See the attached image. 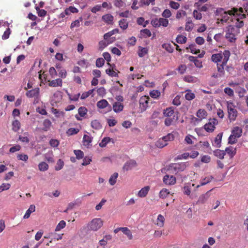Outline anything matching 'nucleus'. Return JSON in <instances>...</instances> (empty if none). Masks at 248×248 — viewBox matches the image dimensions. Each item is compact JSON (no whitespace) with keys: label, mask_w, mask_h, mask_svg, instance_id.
<instances>
[{"label":"nucleus","mask_w":248,"mask_h":248,"mask_svg":"<svg viewBox=\"0 0 248 248\" xmlns=\"http://www.w3.org/2000/svg\"><path fill=\"white\" fill-rule=\"evenodd\" d=\"M225 32L226 39L230 42L233 43L236 40V36L239 33V30L232 25H229L227 27Z\"/></svg>","instance_id":"nucleus-1"},{"label":"nucleus","mask_w":248,"mask_h":248,"mask_svg":"<svg viewBox=\"0 0 248 248\" xmlns=\"http://www.w3.org/2000/svg\"><path fill=\"white\" fill-rule=\"evenodd\" d=\"M187 165V162L173 163L170 165L169 170L170 172L176 174L183 171L186 168Z\"/></svg>","instance_id":"nucleus-2"},{"label":"nucleus","mask_w":248,"mask_h":248,"mask_svg":"<svg viewBox=\"0 0 248 248\" xmlns=\"http://www.w3.org/2000/svg\"><path fill=\"white\" fill-rule=\"evenodd\" d=\"M227 108L229 119L231 122L235 121L237 116V111L235 109V105L232 102L227 101Z\"/></svg>","instance_id":"nucleus-3"},{"label":"nucleus","mask_w":248,"mask_h":248,"mask_svg":"<svg viewBox=\"0 0 248 248\" xmlns=\"http://www.w3.org/2000/svg\"><path fill=\"white\" fill-rule=\"evenodd\" d=\"M103 225V220L100 218H95L92 220L88 224V229L93 231H97Z\"/></svg>","instance_id":"nucleus-4"},{"label":"nucleus","mask_w":248,"mask_h":248,"mask_svg":"<svg viewBox=\"0 0 248 248\" xmlns=\"http://www.w3.org/2000/svg\"><path fill=\"white\" fill-rule=\"evenodd\" d=\"M229 54L225 53L224 54V59L221 63H217V71L218 73V76L220 77L224 76L225 75V66L226 65L229 61Z\"/></svg>","instance_id":"nucleus-5"},{"label":"nucleus","mask_w":248,"mask_h":248,"mask_svg":"<svg viewBox=\"0 0 248 248\" xmlns=\"http://www.w3.org/2000/svg\"><path fill=\"white\" fill-rule=\"evenodd\" d=\"M225 53H228L229 59L231 55V53L229 50H225L223 52H220L218 53L213 54L211 56V61L213 62L217 63L220 62L221 60L223 61L224 59V54Z\"/></svg>","instance_id":"nucleus-6"},{"label":"nucleus","mask_w":248,"mask_h":248,"mask_svg":"<svg viewBox=\"0 0 248 248\" xmlns=\"http://www.w3.org/2000/svg\"><path fill=\"white\" fill-rule=\"evenodd\" d=\"M227 12L228 11H225L224 9L222 8H217L216 10V15H220L221 16V18L220 19L217 18V20H219V21L222 24L227 23L229 19V16H228L229 14Z\"/></svg>","instance_id":"nucleus-7"},{"label":"nucleus","mask_w":248,"mask_h":248,"mask_svg":"<svg viewBox=\"0 0 248 248\" xmlns=\"http://www.w3.org/2000/svg\"><path fill=\"white\" fill-rule=\"evenodd\" d=\"M150 100V97L148 96H141L139 100L140 103V108L141 112L144 111L146 110L147 108L148 107L149 101Z\"/></svg>","instance_id":"nucleus-8"},{"label":"nucleus","mask_w":248,"mask_h":248,"mask_svg":"<svg viewBox=\"0 0 248 248\" xmlns=\"http://www.w3.org/2000/svg\"><path fill=\"white\" fill-rule=\"evenodd\" d=\"M218 123V121L216 119L210 120L209 122L204 125V129L209 133L213 132L215 129V125Z\"/></svg>","instance_id":"nucleus-9"},{"label":"nucleus","mask_w":248,"mask_h":248,"mask_svg":"<svg viewBox=\"0 0 248 248\" xmlns=\"http://www.w3.org/2000/svg\"><path fill=\"white\" fill-rule=\"evenodd\" d=\"M229 15L234 16H238L242 17H245L246 16L244 13V9L242 8L237 9V8H232L231 10H228V12Z\"/></svg>","instance_id":"nucleus-10"},{"label":"nucleus","mask_w":248,"mask_h":248,"mask_svg":"<svg viewBox=\"0 0 248 248\" xmlns=\"http://www.w3.org/2000/svg\"><path fill=\"white\" fill-rule=\"evenodd\" d=\"M196 116L198 118L194 117L192 120L198 123L206 117L207 112L204 109H200L197 111Z\"/></svg>","instance_id":"nucleus-11"},{"label":"nucleus","mask_w":248,"mask_h":248,"mask_svg":"<svg viewBox=\"0 0 248 248\" xmlns=\"http://www.w3.org/2000/svg\"><path fill=\"white\" fill-rule=\"evenodd\" d=\"M97 107L100 109H103L106 108H108V111L111 110V106L108 104V102L105 99H102L97 103Z\"/></svg>","instance_id":"nucleus-12"},{"label":"nucleus","mask_w":248,"mask_h":248,"mask_svg":"<svg viewBox=\"0 0 248 248\" xmlns=\"http://www.w3.org/2000/svg\"><path fill=\"white\" fill-rule=\"evenodd\" d=\"M163 182L169 185H173L176 183V178L172 175H166L163 179Z\"/></svg>","instance_id":"nucleus-13"},{"label":"nucleus","mask_w":248,"mask_h":248,"mask_svg":"<svg viewBox=\"0 0 248 248\" xmlns=\"http://www.w3.org/2000/svg\"><path fill=\"white\" fill-rule=\"evenodd\" d=\"M210 196V190L207 191L205 194L200 196L197 202V204H203L205 203Z\"/></svg>","instance_id":"nucleus-14"},{"label":"nucleus","mask_w":248,"mask_h":248,"mask_svg":"<svg viewBox=\"0 0 248 248\" xmlns=\"http://www.w3.org/2000/svg\"><path fill=\"white\" fill-rule=\"evenodd\" d=\"M39 88H35L26 92V95L29 98L37 97L39 94Z\"/></svg>","instance_id":"nucleus-15"},{"label":"nucleus","mask_w":248,"mask_h":248,"mask_svg":"<svg viewBox=\"0 0 248 248\" xmlns=\"http://www.w3.org/2000/svg\"><path fill=\"white\" fill-rule=\"evenodd\" d=\"M213 179H214V177L211 175H208L204 178H202L201 179L200 184L197 185L196 187L198 188L200 186L205 185L211 182Z\"/></svg>","instance_id":"nucleus-16"},{"label":"nucleus","mask_w":248,"mask_h":248,"mask_svg":"<svg viewBox=\"0 0 248 248\" xmlns=\"http://www.w3.org/2000/svg\"><path fill=\"white\" fill-rule=\"evenodd\" d=\"M102 19L108 25H111L113 23L114 17L110 14H108L102 16Z\"/></svg>","instance_id":"nucleus-17"},{"label":"nucleus","mask_w":248,"mask_h":248,"mask_svg":"<svg viewBox=\"0 0 248 248\" xmlns=\"http://www.w3.org/2000/svg\"><path fill=\"white\" fill-rule=\"evenodd\" d=\"M48 85L50 87H61L62 84V80L61 78H57L56 79L48 80Z\"/></svg>","instance_id":"nucleus-18"},{"label":"nucleus","mask_w":248,"mask_h":248,"mask_svg":"<svg viewBox=\"0 0 248 248\" xmlns=\"http://www.w3.org/2000/svg\"><path fill=\"white\" fill-rule=\"evenodd\" d=\"M198 57L190 56L188 57V60L193 62L195 65L199 68L202 67V62L197 59Z\"/></svg>","instance_id":"nucleus-19"},{"label":"nucleus","mask_w":248,"mask_h":248,"mask_svg":"<svg viewBox=\"0 0 248 248\" xmlns=\"http://www.w3.org/2000/svg\"><path fill=\"white\" fill-rule=\"evenodd\" d=\"M137 166V163L134 160H130L127 161L123 167V169L126 171L131 170L132 168Z\"/></svg>","instance_id":"nucleus-20"},{"label":"nucleus","mask_w":248,"mask_h":248,"mask_svg":"<svg viewBox=\"0 0 248 248\" xmlns=\"http://www.w3.org/2000/svg\"><path fill=\"white\" fill-rule=\"evenodd\" d=\"M124 109L123 104L120 102H116L113 105V109L116 113L122 111Z\"/></svg>","instance_id":"nucleus-21"},{"label":"nucleus","mask_w":248,"mask_h":248,"mask_svg":"<svg viewBox=\"0 0 248 248\" xmlns=\"http://www.w3.org/2000/svg\"><path fill=\"white\" fill-rule=\"evenodd\" d=\"M149 186H146L142 188L138 192V196L140 198H144L146 196L150 190Z\"/></svg>","instance_id":"nucleus-22"},{"label":"nucleus","mask_w":248,"mask_h":248,"mask_svg":"<svg viewBox=\"0 0 248 248\" xmlns=\"http://www.w3.org/2000/svg\"><path fill=\"white\" fill-rule=\"evenodd\" d=\"M225 154L227 153L230 158H232L236 154V150L232 146H230L226 148Z\"/></svg>","instance_id":"nucleus-23"},{"label":"nucleus","mask_w":248,"mask_h":248,"mask_svg":"<svg viewBox=\"0 0 248 248\" xmlns=\"http://www.w3.org/2000/svg\"><path fill=\"white\" fill-rule=\"evenodd\" d=\"M223 133H219L217 135L214 140V142L213 145L219 148L221 146V142L222 137Z\"/></svg>","instance_id":"nucleus-24"},{"label":"nucleus","mask_w":248,"mask_h":248,"mask_svg":"<svg viewBox=\"0 0 248 248\" xmlns=\"http://www.w3.org/2000/svg\"><path fill=\"white\" fill-rule=\"evenodd\" d=\"M164 217L162 215L159 214V215H158L155 224L159 227H162L164 226Z\"/></svg>","instance_id":"nucleus-25"},{"label":"nucleus","mask_w":248,"mask_h":248,"mask_svg":"<svg viewBox=\"0 0 248 248\" xmlns=\"http://www.w3.org/2000/svg\"><path fill=\"white\" fill-rule=\"evenodd\" d=\"M242 133V129L241 128L238 126L234 127L232 131V134L235 136V137H237L238 138L241 136Z\"/></svg>","instance_id":"nucleus-26"},{"label":"nucleus","mask_w":248,"mask_h":248,"mask_svg":"<svg viewBox=\"0 0 248 248\" xmlns=\"http://www.w3.org/2000/svg\"><path fill=\"white\" fill-rule=\"evenodd\" d=\"M213 154L216 157L220 159H222L224 158V155H225V151L217 149L214 151Z\"/></svg>","instance_id":"nucleus-27"},{"label":"nucleus","mask_w":248,"mask_h":248,"mask_svg":"<svg viewBox=\"0 0 248 248\" xmlns=\"http://www.w3.org/2000/svg\"><path fill=\"white\" fill-rule=\"evenodd\" d=\"M185 92L186 93L185 94V97L186 100L191 101L195 98V95L193 93H192L190 90H186Z\"/></svg>","instance_id":"nucleus-28"},{"label":"nucleus","mask_w":248,"mask_h":248,"mask_svg":"<svg viewBox=\"0 0 248 248\" xmlns=\"http://www.w3.org/2000/svg\"><path fill=\"white\" fill-rule=\"evenodd\" d=\"M35 211V206L34 205H31L29 208L26 211L25 214L23 217L25 219L28 218L31 213L34 212Z\"/></svg>","instance_id":"nucleus-29"},{"label":"nucleus","mask_w":248,"mask_h":248,"mask_svg":"<svg viewBox=\"0 0 248 248\" xmlns=\"http://www.w3.org/2000/svg\"><path fill=\"white\" fill-rule=\"evenodd\" d=\"M195 185L192 184H188L187 185L185 186L183 188L184 193L187 196H189L191 193V190L192 187L194 186Z\"/></svg>","instance_id":"nucleus-30"},{"label":"nucleus","mask_w":248,"mask_h":248,"mask_svg":"<svg viewBox=\"0 0 248 248\" xmlns=\"http://www.w3.org/2000/svg\"><path fill=\"white\" fill-rule=\"evenodd\" d=\"M194 27V24L192 23V20L190 19V18H188L186 20L185 30L186 31H191Z\"/></svg>","instance_id":"nucleus-31"},{"label":"nucleus","mask_w":248,"mask_h":248,"mask_svg":"<svg viewBox=\"0 0 248 248\" xmlns=\"http://www.w3.org/2000/svg\"><path fill=\"white\" fill-rule=\"evenodd\" d=\"M21 126L20 123L17 120H14L12 123V130L15 132L18 131Z\"/></svg>","instance_id":"nucleus-32"},{"label":"nucleus","mask_w":248,"mask_h":248,"mask_svg":"<svg viewBox=\"0 0 248 248\" xmlns=\"http://www.w3.org/2000/svg\"><path fill=\"white\" fill-rule=\"evenodd\" d=\"M174 113V110L172 108L170 107L164 109L163 114L165 117H170Z\"/></svg>","instance_id":"nucleus-33"},{"label":"nucleus","mask_w":248,"mask_h":248,"mask_svg":"<svg viewBox=\"0 0 248 248\" xmlns=\"http://www.w3.org/2000/svg\"><path fill=\"white\" fill-rule=\"evenodd\" d=\"M168 145V142L162 138L159 139L155 143V146L159 148H162Z\"/></svg>","instance_id":"nucleus-34"},{"label":"nucleus","mask_w":248,"mask_h":248,"mask_svg":"<svg viewBox=\"0 0 248 248\" xmlns=\"http://www.w3.org/2000/svg\"><path fill=\"white\" fill-rule=\"evenodd\" d=\"M118 177V173L117 172L114 173L109 179V183L111 186H114L116 183L117 179Z\"/></svg>","instance_id":"nucleus-35"},{"label":"nucleus","mask_w":248,"mask_h":248,"mask_svg":"<svg viewBox=\"0 0 248 248\" xmlns=\"http://www.w3.org/2000/svg\"><path fill=\"white\" fill-rule=\"evenodd\" d=\"M120 27L123 30H126L128 26V23L125 19H122L119 21Z\"/></svg>","instance_id":"nucleus-36"},{"label":"nucleus","mask_w":248,"mask_h":248,"mask_svg":"<svg viewBox=\"0 0 248 248\" xmlns=\"http://www.w3.org/2000/svg\"><path fill=\"white\" fill-rule=\"evenodd\" d=\"M170 192L168 189L167 188H163L160 190L159 196L160 198L165 199L168 196V195L170 194Z\"/></svg>","instance_id":"nucleus-37"},{"label":"nucleus","mask_w":248,"mask_h":248,"mask_svg":"<svg viewBox=\"0 0 248 248\" xmlns=\"http://www.w3.org/2000/svg\"><path fill=\"white\" fill-rule=\"evenodd\" d=\"M91 126L96 130H99L102 127L100 123L97 120L92 121Z\"/></svg>","instance_id":"nucleus-38"},{"label":"nucleus","mask_w":248,"mask_h":248,"mask_svg":"<svg viewBox=\"0 0 248 248\" xmlns=\"http://www.w3.org/2000/svg\"><path fill=\"white\" fill-rule=\"evenodd\" d=\"M43 125L44 127L42 129L44 131H46L50 128L51 125V122L49 120L46 119L43 122Z\"/></svg>","instance_id":"nucleus-39"},{"label":"nucleus","mask_w":248,"mask_h":248,"mask_svg":"<svg viewBox=\"0 0 248 248\" xmlns=\"http://www.w3.org/2000/svg\"><path fill=\"white\" fill-rule=\"evenodd\" d=\"M148 53V49L146 47H139L138 55L140 57H143Z\"/></svg>","instance_id":"nucleus-40"},{"label":"nucleus","mask_w":248,"mask_h":248,"mask_svg":"<svg viewBox=\"0 0 248 248\" xmlns=\"http://www.w3.org/2000/svg\"><path fill=\"white\" fill-rule=\"evenodd\" d=\"M113 42V40L111 41H106L105 40H102L99 42V47L101 49H104L108 45Z\"/></svg>","instance_id":"nucleus-41"},{"label":"nucleus","mask_w":248,"mask_h":248,"mask_svg":"<svg viewBox=\"0 0 248 248\" xmlns=\"http://www.w3.org/2000/svg\"><path fill=\"white\" fill-rule=\"evenodd\" d=\"M187 38L186 36L178 35L176 39V41L179 44H185L186 42Z\"/></svg>","instance_id":"nucleus-42"},{"label":"nucleus","mask_w":248,"mask_h":248,"mask_svg":"<svg viewBox=\"0 0 248 248\" xmlns=\"http://www.w3.org/2000/svg\"><path fill=\"white\" fill-rule=\"evenodd\" d=\"M38 168H39V170L40 171H44L48 169V165L45 162H42L39 164Z\"/></svg>","instance_id":"nucleus-43"},{"label":"nucleus","mask_w":248,"mask_h":248,"mask_svg":"<svg viewBox=\"0 0 248 248\" xmlns=\"http://www.w3.org/2000/svg\"><path fill=\"white\" fill-rule=\"evenodd\" d=\"M106 73L108 76L111 77H118V74L115 71H114L112 69L108 68L106 70Z\"/></svg>","instance_id":"nucleus-44"},{"label":"nucleus","mask_w":248,"mask_h":248,"mask_svg":"<svg viewBox=\"0 0 248 248\" xmlns=\"http://www.w3.org/2000/svg\"><path fill=\"white\" fill-rule=\"evenodd\" d=\"M186 49H190V52L194 54H198L200 52V49H196L195 47V45L194 44H191L188 47H186Z\"/></svg>","instance_id":"nucleus-45"},{"label":"nucleus","mask_w":248,"mask_h":248,"mask_svg":"<svg viewBox=\"0 0 248 248\" xmlns=\"http://www.w3.org/2000/svg\"><path fill=\"white\" fill-rule=\"evenodd\" d=\"M83 140L84 145H89L92 141V138L88 135H85L83 136Z\"/></svg>","instance_id":"nucleus-46"},{"label":"nucleus","mask_w":248,"mask_h":248,"mask_svg":"<svg viewBox=\"0 0 248 248\" xmlns=\"http://www.w3.org/2000/svg\"><path fill=\"white\" fill-rule=\"evenodd\" d=\"M35 9L37 11L38 15L40 17H44L46 16L47 12L44 9H40L38 7H36Z\"/></svg>","instance_id":"nucleus-47"},{"label":"nucleus","mask_w":248,"mask_h":248,"mask_svg":"<svg viewBox=\"0 0 248 248\" xmlns=\"http://www.w3.org/2000/svg\"><path fill=\"white\" fill-rule=\"evenodd\" d=\"M66 226V223L64 220H61L57 225L55 231L58 232L64 228Z\"/></svg>","instance_id":"nucleus-48"},{"label":"nucleus","mask_w":248,"mask_h":248,"mask_svg":"<svg viewBox=\"0 0 248 248\" xmlns=\"http://www.w3.org/2000/svg\"><path fill=\"white\" fill-rule=\"evenodd\" d=\"M94 90V89H92V90H90L88 92H86L83 93L82 94L80 98L81 99H85L87 98L90 95H92L93 93Z\"/></svg>","instance_id":"nucleus-49"},{"label":"nucleus","mask_w":248,"mask_h":248,"mask_svg":"<svg viewBox=\"0 0 248 248\" xmlns=\"http://www.w3.org/2000/svg\"><path fill=\"white\" fill-rule=\"evenodd\" d=\"M160 92L158 90H153L150 93V95L153 98L156 99L160 96Z\"/></svg>","instance_id":"nucleus-50"},{"label":"nucleus","mask_w":248,"mask_h":248,"mask_svg":"<svg viewBox=\"0 0 248 248\" xmlns=\"http://www.w3.org/2000/svg\"><path fill=\"white\" fill-rule=\"evenodd\" d=\"M184 81L188 83H193L196 82V78L192 76H186L184 78Z\"/></svg>","instance_id":"nucleus-51"},{"label":"nucleus","mask_w":248,"mask_h":248,"mask_svg":"<svg viewBox=\"0 0 248 248\" xmlns=\"http://www.w3.org/2000/svg\"><path fill=\"white\" fill-rule=\"evenodd\" d=\"M110 139L109 138L106 137L104 138L99 143V145L101 147H105L107 144L109 142Z\"/></svg>","instance_id":"nucleus-52"},{"label":"nucleus","mask_w":248,"mask_h":248,"mask_svg":"<svg viewBox=\"0 0 248 248\" xmlns=\"http://www.w3.org/2000/svg\"><path fill=\"white\" fill-rule=\"evenodd\" d=\"M79 115L81 117H84L87 112V109L85 107H81L78 109Z\"/></svg>","instance_id":"nucleus-53"},{"label":"nucleus","mask_w":248,"mask_h":248,"mask_svg":"<svg viewBox=\"0 0 248 248\" xmlns=\"http://www.w3.org/2000/svg\"><path fill=\"white\" fill-rule=\"evenodd\" d=\"M140 32L142 34V35L145 37H150L152 35L150 31L147 29L141 30L140 31Z\"/></svg>","instance_id":"nucleus-54"},{"label":"nucleus","mask_w":248,"mask_h":248,"mask_svg":"<svg viewBox=\"0 0 248 248\" xmlns=\"http://www.w3.org/2000/svg\"><path fill=\"white\" fill-rule=\"evenodd\" d=\"M159 22L160 23V26H162L164 27H166L168 26L169 20L166 18L160 17L159 18Z\"/></svg>","instance_id":"nucleus-55"},{"label":"nucleus","mask_w":248,"mask_h":248,"mask_svg":"<svg viewBox=\"0 0 248 248\" xmlns=\"http://www.w3.org/2000/svg\"><path fill=\"white\" fill-rule=\"evenodd\" d=\"M186 69H187V67H186V65L181 64L178 67L177 70L180 74H183L186 72Z\"/></svg>","instance_id":"nucleus-56"},{"label":"nucleus","mask_w":248,"mask_h":248,"mask_svg":"<svg viewBox=\"0 0 248 248\" xmlns=\"http://www.w3.org/2000/svg\"><path fill=\"white\" fill-rule=\"evenodd\" d=\"M162 139L165 140V142H167L168 141L173 140L174 139V136L172 134L169 133L167 136L162 137Z\"/></svg>","instance_id":"nucleus-57"},{"label":"nucleus","mask_w":248,"mask_h":248,"mask_svg":"<svg viewBox=\"0 0 248 248\" xmlns=\"http://www.w3.org/2000/svg\"><path fill=\"white\" fill-rule=\"evenodd\" d=\"M105 60L102 58H99L96 61V66L97 67H101L104 64Z\"/></svg>","instance_id":"nucleus-58"},{"label":"nucleus","mask_w":248,"mask_h":248,"mask_svg":"<svg viewBox=\"0 0 248 248\" xmlns=\"http://www.w3.org/2000/svg\"><path fill=\"white\" fill-rule=\"evenodd\" d=\"M74 153L76 156V157L78 159H81L84 156L83 152L79 150H74Z\"/></svg>","instance_id":"nucleus-59"},{"label":"nucleus","mask_w":248,"mask_h":248,"mask_svg":"<svg viewBox=\"0 0 248 248\" xmlns=\"http://www.w3.org/2000/svg\"><path fill=\"white\" fill-rule=\"evenodd\" d=\"M51 235L54 240H59L62 239L63 233L57 234L56 232H51Z\"/></svg>","instance_id":"nucleus-60"},{"label":"nucleus","mask_w":248,"mask_h":248,"mask_svg":"<svg viewBox=\"0 0 248 248\" xmlns=\"http://www.w3.org/2000/svg\"><path fill=\"white\" fill-rule=\"evenodd\" d=\"M65 10L67 13H68V15H70L71 13H75L78 12V10L76 8L73 6H70L66 8Z\"/></svg>","instance_id":"nucleus-61"},{"label":"nucleus","mask_w":248,"mask_h":248,"mask_svg":"<svg viewBox=\"0 0 248 248\" xmlns=\"http://www.w3.org/2000/svg\"><path fill=\"white\" fill-rule=\"evenodd\" d=\"M193 17L196 20H200L202 18V15L201 13L199 12L197 10H195L193 12Z\"/></svg>","instance_id":"nucleus-62"},{"label":"nucleus","mask_w":248,"mask_h":248,"mask_svg":"<svg viewBox=\"0 0 248 248\" xmlns=\"http://www.w3.org/2000/svg\"><path fill=\"white\" fill-rule=\"evenodd\" d=\"M63 165V161L61 159H59L57 162V165L55 166V170H61L62 168Z\"/></svg>","instance_id":"nucleus-63"},{"label":"nucleus","mask_w":248,"mask_h":248,"mask_svg":"<svg viewBox=\"0 0 248 248\" xmlns=\"http://www.w3.org/2000/svg\"><path fill=\"white\" fill-rule=\"evenodd\" d=\"M171 16V13L169 9H165L162 14V16L165 18H169Z\"/></svg>","instance_id":"nucleus-64"}]
</instances>
